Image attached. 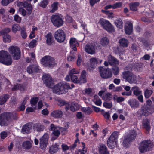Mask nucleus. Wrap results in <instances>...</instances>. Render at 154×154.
I'll list each match as a JSON object with an SVG mask.
<instances>
[{
    "label": "nucleus",
    "instance_id": "nucleus-5",
    "mask_svg": "<svg viewBox=\"0 0 154 154\" xmlns=\"http://www.w3.org/2000/svg\"><path fill=\"white\" fill-rule=\"evenodd\" d=\"M137 133L134 130H130L127 135L124 137L123 142L124 146L128 147L130 143L134 139Z\"/></svg>",
    "mask_w": 154,
    "mask_h": 154
},
{
    "label": "nucleus",
    "instance_id": "nucleus-29",
    "mask_svg": "<svg viewBox=\"0 0 154 154\" xmlns=\"http://www.w3.org/2000/svg\"><path fill=\"white\" fill-rule=\"evenodd\" d=\"M99 152L100 154H108L109 153V152L107 150L106 147L103 144H101L100 145Z\"/></svg>",
    "mask_w": 154,
    "mask_h": 154
},
{
    "label": "nucleus",
    "instance_id": "nucleus-9",
    "mask_svg": "<svg viewBox=\"0 0 154 154\" xmlns=\"http://www.w3.org/2000/svg\"><path fill=\"white\" fill-rule=\"evenodd\" d=\"M42 80L45 85L50 88H54L56 85L54 86V82L50 76L48 74H44L42 77Z\"/></svg>",
    "mask_w": 154,
    "mask_h": 154
},
{
    "label": "nucleus",
    "instance_id": "nucleus-27",
    "mask_svg": "<svg viewBox=\"0 0 154 154\" xmlns=\"http://www.w3.org/2000/svg\"><path fill=\"white\" fill-rule=\"evenodd\" d=\"M119 134L118 132L114 131L111 135L107 140L116 142Z\"/></svg>",
    "mask_w": 154,
    "mask_h": 154
},
{
    "label": "nucleus",
    "instance_id": "nucleus-53",
    "mask_svg": "<svg viewBox=\"0 0 154 154\" xmlns=\"http://www.w3.org/2000/svg\"><path fill=\"white\" fill-rule=\"evenodd\" d=\"M72 80L75 83H79L80 81L79 80V79L77 76L76 75H74L70 76Z\"/></svg>",
    "mask_w": 154,
    "mask_h": 154
},
{
    "label": "nucleus",
    "instance_id": "nucleus-39",
    "mask_svg": "<svg viewBox=\"0 0 154 154\" xmlns=\"http://www.w3.org/2000/svg\"><path fill=\"white\" fill-rule=\"evenodd\" d=\"M120 45L123 47H127L128 44V41L125 38L121 39L119 41Z\"/></svg>",
    "mask_w": 154,
    "mask_h": 154
},
{
    "label": "nucleus",
    "instance_id": "nucleus-32",
    "mask_svg": "<svg viewBox=\"0 0 154 154\" xmlns=\"http://www.w3.org/2000/svg\"><path fill=\"white\" fill-rule=\"evenodd\" d=\"M80 108V106L77 103L72 102L70 105V110L72 111H75L78 110Z\"/></svg>",
    "mask_w": 154,
    "mask_h": 154
},
{
    "label": "nucleus",
    "instance_id": "nucleus-51",
    "mask_svg": "<svg viewBox=\"0 0 154 154\" xmlns=\"http://www.w3.org/2000/svg\"><path fill=\"white\" fill-rule=\"evenodd\" d=\"M81 143L83 148L82 150L79 149L78 151L80 152L81 154H85L87 152V149L85 148V144L84 143L82 142H81Z\"/></svg>",
    "mask_w": 154,
    "mask_h": 154
},
{
    "label": "nucleus",
    "instance_id": "nucleus-60",
    "mask_svg": "<svg viewBox=\"0 0 154 154\" xmlns=\"http://www.w3.org/2000/svg\"><path fill=\"white\" fill-rule=\"evenodd\" d=\"M37 41L35 39H33L30 42L29 44V47L30 48H33L36 45Z\"/></svg>",
    "mask_w": 154,
    "mask_h": 154
},
{
    "label": "nucleus",
    "instance_id": "nucleus-47",
    "mask_svg": "<svg viewBox=\"0 0 154 154\" xmlns=\"http://www.w3.org/2000/svg\"><path fill=\"white\" fill-rule=\"evenodd\" d=\"M107 144L108 147L111 149L114 148L116 145V142L115 141H112L107 140Z\"/></svg>",
    "mask_w": 154,
    "mask_h": 154
},
{
    "label": "nucleus",
    "instance_id": "nucleus-25",
    "mask_svg": "<svg viewBox=\"0 0 154 154\" xmlns=\"http://www.w3.org/2000/svg\"><path fill=\"white\" fill-rule=\"evenodd\" d=\"M26 88V86L22 84H17L13 86L12 88V91H17L19 90L21 91H23L25 90Z\"/></svg>",
    "mask_w": 154,
    "mask_h": 154
},
{
    "label": "nucleus",
    "instance_id": "nucleus-61",
    "mask_svg": "<svg viewBox=\"0 0 154 154\" xmlns=\"http://www.w3.org/2000/svg\"><path fill=\"white\" fill-rule=\"evenodd\" d=\"M48 1L47 0H43L42 2H41L40 5L41 6L45 8L48 4Z\"/></svg>",
    "mask_w": 154,
    "mask_h": 154
},
{
    "label": "nucleus",
    "instance_id": "nucleus-6",
    "mask_svg": "<svg viewBox=\"0 0 154 154\" xmlns=\"http://www.w3.org/2000/svg\"><path fill=\"white\" fill-rule=\"evenodd\" d=\"M0 62L8 66L12 64V60L11 57L8 55V53L2 50L0 51Z\"/></svg>",
    "mask_w": 154,
    "mask_h": 154
},
{
    "label": "nucleus",
    "instance_id": "nucleus-45",
    "mask_svg": "<svg viewBox=\"0 0 154 154\" xmlns=\"http://www.w3.org/2000/svg\"><path fill=\"white\" fill-rule=\"evenodd\" d=\"M20 29L21 28L18 24H14L12 26V30L14 33H16L18 31L20 30Z\"/></svg>",
    "mask_w": 154,
    "mask_h": 154
},
{
    "label": "nucleus",
    "instance_id": "nucleus-59",
    "mask_svg": "<svg viewBox=\"0 0 154 154\" xmlns=\"http://www.w3.org/2000/svg\"><path fill=\"white\" fill-rule=\"evenodd\" d=\"M122 6L121 2H117L112 5V8L116 9L121 7Z\"/></svg>",
    "mask_w": 154,
    "mask_h": 154
},
{
    "label": "nucleus",
    "instance_id": "nucleus-7",
    "mask_svg": "<svg viewBox=\"0 0 154 154\" xmlns=\"http://www.w3.org/2000/svg\"><path fill=\"white\" fill-rule=\"evenodd\" d=\"M122 75L123 78L130 83H136L137 79L136 76L130 72L125 71L123 72Z\"/></svg>",
    "mask_w": 154,
    "mask_h": 154
},
{
    "label": "nucleus",
    "instance_id": "nucleus-12",
    "mask_svg": "<svg viewBox=\"0 0 154 154\" xmlns=\"http://www.w3.org/2000/svg\"><path fill=\"white\" fill-rule=\"evenodd\" d=\"M54 36L55 39L58 42L61 43L65 40L66 34L63 30L58 29L55 32Z\"/></svg>",
    "mask_w": 154,
    "mask_h": 154
},
{
    "label": "nucleus",
    "instance_id": "nucleus-18",
    "mask_svg": "<svg viewBox=\"0 0 154 154\" xmlns=\"http://www.w3.org/2000/svg\"><path fill=\"white\" fill-rule=\"evenodd\" d=\"M46 44L47 45H51L54 42L53 37L51 33L49 32L45 36Z\"/></svg>",
    "mask_w": 154,
    "mask_h": 154
},
{
    "label": "nucleus",
    "instance_id": "nucleus-8",
    "mask_svg": "<svg viewBox=\"0 0 154 154\" xmlns=\"http://www.w3.org/2000/svg\"><path fill=\"white\" fill-rule=\"evenodd\" d=\"M52 23L55 26L59 27L63 24V21L62 17L57 15H53L51 17Z\"/></svg>",
    "mask_w": 154,
    "mask_h": 154
},
{
    "label": "nucleus",
    "instance_id": "nucleus-44",
    "mask_svg": "<svg viewBox=\"0 0 154 154\" xmlns=\"http://www.w3.org/2000/svg\"><path fill=\"white\" fill-rule=\"evenodd\" d=\"M21 35L22 38L25 39L27 37V34L26 32L25 26H23L21 29Z\"/></svg>",
    "mask_w": 154,
    "mask_h": 154
},
{
    "label": "nucleus",
    "instance_id": "nucleus-64",
    "mask_svg": "<svg viewBox=\"0 0 154 154\" xmlns=\"http://www.w3.org/2000/svg\"><path fill=\"white\" fill-rule=\"evenodd\" d=\"M14 20L17 22L19 23L21 21V18L18 15H16L14 16Z\"/></svg>",
    "mask_w": 154,
    "mask_h": 154
},
{
    "label": "nucleus",
    "instance_id": "nucleus-37",
    "mask_svg": "<svg viewBox=\"0 0 154 154\" xmlns=\"http://www.w3.org/2000/svg\"><path fill=\"white\" fill-rule=\"evenodd\" d=\"M139 3L138 2L132 3L130 4V7L131 10L136 11L137 7L139 6Z\"/></svg>",
    "mask_w": 154,
    "mask_h": 154
},
{
    "label": "nucleus",
    "instance_id": "nucleus-21",
    "mask_svg": "<svg viewBox=\"0 0 154 154\" xmlns=\"http://www.w3.org/2000/svg\"><path fill=\"white\" fill-rule=\"evenodd\" d=\"M85 50L87 53L91 54H93L95 53L94 47L91 44L87 45L85 47Z\"/></svg>",
    "mask_w": 154,
    "mask_h": 154
},
{
    "label": "nucleus",
    "instance_id": "nucleus-17",
    "mask_svg": "<svg viewBox=\"0 0 154 154\" xmlns=\"http://www.w3.org/2000/svg\"><path fill=\"white\" fill-rule=\"evenodd\" d=\"M154 111V109L149 108L147 106H144L142 108L141 112L142 114L145 116H147Z\"/></svg>",
    "mask_w": 154,
    "mask_h": 154
},
{
    "label": "nucleus",
    "instance_id": "nucleus-14",
    "mask_svg": "<svg viewBox=\"0 0 154 154\" xmlns=\"http://www.w3.org/2000/svg\"><path fill=\"white\" fill-rule=\"evenodd\" d=\"M99 70L101 76L103 78L108 79L111 78L112 74L109 69H104L102 67L99 68Z\"/></svg>",
    "mask_w": 154,
    "mask_h": 154
},
{
    "label": "nucleus",
    "instance_id": "nucleus-23",
    "mask_svg": "<svg viewBox=\"0 0 154 154\" xmlns=\"http://www.w3.org/2000/svg\"><path fill=\"white\" fill-rule=\"evenodd\" d=\"M32 126L31 124H28L23 126L22 132L23 134L29 132L31 130Z\"/></svg>",
    "mask_w": 154,
    "mask_h": 154
},
{
    "label": "nucleus",
    "instance_id": "nucleus-30",
    "mask_svg": "<svg viewBox=\"0 0 154 154\" xmlns=\"http://www.w3.org/2000/svg\"><path fill=\"white\" fill-rule=\"evenodd\" d=\"M33 129L38 131H41L44 129V126L39 123H36L33 126Z\"/></svg>",
    "mask_w": 154,
    "mask_h": 154
},
{
    "label": "nucleus",
    "instance_id": "nucleus-1",
    "mask_svg": "<svg viewBox=\"0 0 154 154\" xmlns=\"http://www.w3.org/2000/svg\"><path fill=\"white\" fill-rule=\"evenodd\" d=\"M71 87L69 85L65 82L59 83L54 86L53 90V92L57 94H65L67 92L68 89H71L74 87L73 84L71 85Z\"/></svg>",
    "mask_w": 154,
    "mask_h": 154
},
{
    "label": "nucleus",
    "instance_id": "nucleus-28",
    "mask_svg": "<svg viewBox=\"0 0 154 154\" xmlns=\"http://www.w3.org/2000/svg\"><path fill=\"white\" fill-rule=\"evenodd\" d=\"M59 146L57 144H55L49 148V152L53 154L57 152L59 149Z\"/></svg>",
    "mask_w": 154,
    "mask_h": 154
},
{
    "label": "nucleus",
    "instance_id": "nucleus-56",
    "mask_svg": "<svg viewBox=\"0 0 154 154\" xmlns=\"http://www.w3.org/2000/svg\"><path fill=\"white\" fill-rule=\"evenodd\" d=\"M111 94L109 93H107L103 97V99L106 101H109L111 100Z\"/></svg>",
    "mask_w": 154,
    "mask_h": 154
},
{
    "label": "nucleus",
    "instance_id": "nucleus-33",
    "mask_svg": "<svg viewBox=\"0 0 154 154\" xmlns=\"http://www.w3.org/2000/svg\"><path fill=\"white\" fill-rule=\"evenodd\" d=\"M131 90L133 94L136 96H138L142 94L139 88L136 86H134L132 88Z\"/></svg>",
    "mask_w": 154,
    "mask_h": 154
},
{
    "label": "nucleus",
    "instance_id": "nucleus-35",
    "mask_svg": "<svg viewBox=\"0 0 154 154\" xmlns=\"http://www.w3.org/2000/svg\"><path fill=\"white\" fill-rule=\"evenodd\" d=\"M90 67L91 68L90 69V70H92V69L95 68L96 66L98 63V61L97 59L95 58H91L90 59Z\"/></svg>",
    "mask_w": 154,
    "mask_h": 154
},
{
    "label": "nucleus",
    "instance_id": "nucleus-16",
    "mask_svg": "<svg viewBox=\"0 0 154 154\" xmlns=\"http://www.w3.org/2000/svg\"><path fill=\"white\" fill-rule=\"evenodd\" d=\"M39 70V66L37 64L30 65L27 69V72L29 74L37 72Z\"/></svg>",
    "mask_w": 154,
    "mask_h": 154
},
{
    "label": "nucleus",
    "instance_id": "nucleus-40",
    "mask_svg": "<svg viewBox=\"0 0 154 154\" xmlns=\"http://www.w3.org/2000/svg\"><path fill=\"white\" fill-rule=\"evenodd\" d=\"M58 3L57 2H54L51 5V9L50 11V12L53 13L56 11L58 8Z\"/></svg>",
    "mask_w": 154,
    "mask_h": 154
},
{
    "label": "nucleus",
    "instance_id": "nucleus-58",
    "mask_svg": "<svg viewBox=\"0 0 154 154\" xmlns=\"http://www.w3.org/2000/svg\"><path fill=\"white\" fill-rule=\"evenodd\" d=\"M38 98V97H34L32 98L31 101L30 103L32 105H35L37 103Z\"/></svg>",
    "mask_w": 154,
    "mask_h": 154
},
{
    "label": "nucleus",
    "instance_id": "nucleus-43",
    "mask_svg": "<svg viewBox=\"0 0 154 154\" xmlns=\"http://www.w3.org/2000/svg\"><path fill=\"white\" fill-rule=\"evenodd\" d=\"M81 110L85 114H90L92 111L91 109L89 107H82L81 109Z\"/></svg>",
    "mask_w": 154,
    "mask_h": 154
},
{
    "label": "nucleus",
    "instance_id": "nucleus-24",
    "mask_svg": "<svg viewBox=\"0 0 154 154\" xmlns=\"http://www.w3.org/2000/svg\"><path fill=\"white\" fill-rule=\"evenodd\" d=\"M128 103L132 108H137L139 105L138 101L135 99H129Z\"/></svg>",
    "mask_w": 154,
    "mask_h": 154
},
{
    "label": "nucleus",
    "instance_id": "nucleus-46",
    "mask_svg": "<svg viewBox=\"0 0 154 154\" xmlns=\"http://www.w3.org/2000/svg\"><path fill=\"white\" fill-rule=\"evenodd\" d=\"M23 147L25 149H29L31 147V144L29 141L24 142L22 144Z\"/></svg>",
    "mask_w": 154,
    "mask_h": 154
},
{
    "label": "nucleus",
    "instance_id": "nucleus-34",
    "mask_svg": "<svg viewBox=\"0 0 154 154\" xmlns=\"http://www.w3.org/2000/svg\"><path fill=\"white\" fill-rule=\"evenodd\" d=\"M9 96L5 94L0 97V105L4 104L9 98Z\"/></svg>",
    "mask_w": 154,
    "mask_h": 154
},
{
    "label": "nucleus",
    "instance_id": "nucleus-2",
    "mask_svg": "<svg viewBox=\"0 0 154 154\" xmlns=\"http://www.w3.org/2000/svg\"><path fill=\"white\" fill-rule=\"evenodd\" d=\"M18 119L15 113H6L0 115V125L2 126L6 125L7 122Z\"/></svg>",
    "mask_w": 154,
    "mask_h": 154
},
{
    "label": "nucleus",
    "instance_id": "nucleus-4",
    "mask_svg": "<svg viewBox=\"0 0 154 154\" xmlns=\"http://www.w3.org/2000/svg\"><path fill=\"white\" fill-rule=\"evenodd\" d=\"M41 63L44 66L51 68L56 65L57 63L54 58L50 56H45L41 60Z\"/></svg>",
    "mask_w": 154,
    "mask_h": 154
},
{
    "label": "nucleus",
    "instance_id": "nucleus-52",
    "mask_svg": "<svg viewBox=\"0 0 154 154\" xmlns=\"http://www.w3.org/2000/svg\"><path fill=\"white\" fill-rule=\"evenodd\" d=\"M109 42V40L107 38L105 37L103 38L101 41V44L104 46L107 45Z\"/></svg>",
    "mask_w": 154,
    "mask_h": 154
},
{
    "label": "nucleus",
    "instance_id": "nucleus-3",
    "mask_svg": "<svg viewBox=\"0 0 154 154\" xmlns=\"http://www.w3.org/2000/svg\"><path fill=\"white\" fill-rule=\"evenodd\" d=\"M153 146V144L151 140H145L140 143L139 149L141 153H144L151 150Z\"/></svg>",
    "mask_w": 154,
    "mask_h": 154
},
{
    "label": "nucleus",
    "instance_id": "nucleus-41",
    "mask_svg": "<svg viewBox=\"0 0 154 154\" xmlns=\"http://www.w3.org/2000/svg\"><path fill=\"white\" fill-rule=\"evenodd\" d=\"M80 72L79 70L74 68L71 69L69 72V76L75 75V74H79Z\"/></svg>",
    "mask_w": 154,
    "mask_h": 154
},
{
    "label": "nucleus",
    "instance_id": "nucleus-38",
    "mask_svg": "<svg viewBox=\"0 0 154 154\" xmlns=\"http://www.w3.org/2000/svg\"><path fill=\"white\" fill-rule=\"evenodd\" d=\"M38 30V28L37 27L33 26L32 28V31L29 35V37L30 39H32L35 36V33Z\"/></svg>",
    "mask_w": 154,
    "mask_h": 154
},
{
    "label": "nucleus",
    "instance_id": "nucleus-49",
    "mask_svg": "<svg viewBox=\"0 0 154 154\" xmlns=\"http://www.w3.org/2000/svg\"><path fill=\"white\" fill-rule=\"evenodd\" d=\"M79 133H77L76 134V136L77 139L75 140L74 143L73 145L70 146V148L71 149H73L78 144L80 143L79 140L78 138V136H79Z\"/></svg>",
    "mask_w": 154,
    "mask_h": 154
},
{
    "label": "nucleus",
    "instance_id": "nucleus-63",
    "mask_svg": "<svg viewBox=\"0 0 154 154\" xmlns=\"http://www.w3.org/2000/svg\"><path fill=\"white\" fill-rule=\"evenodd\" d=\"M35 109V107L34 108H32L31 107H28L26 108V112L28 113H29L30 112H34Z\"/></svg>",
    "mask_w": 154,
    "mask_h": 154
},
{
    "label": "nucleus",
    "instance_id": "nucleus-62",
    "mask_svg": "<svg viewBox=\"0 0 154 154\" xmlns=\"http://www.w3.org/2000/svg\"><path fill=\"white\" fill-rule=\"evenodd\" d=\"M10 31V28H5L4 29L2 30L0 32L1 34L2 35L4 34H7L6 33H9Z\"/></svg>",
    "mask_w": 154,
    "mask_h": 154
},
{
    "label": "nucleus",
    "instance_id": "nucleus-55",
    "mask_svg": "<svg viewBox=\"0 0 154 154\" xmlns=\"http://www.w3.org/2000/svg\"><path fill=\"white\" fill-rule=\"evenodd\" d=\"M119 71V69L118 66L113 67L112 69V72L114 75H118Z\"/></svg>",
    "mask_w": 154,
    "mask_h": 154
},
{
    "label": "nucleus",
    "instance_id": "nucleus-57",
    "mask_svg": "<svg viewBox=\"0 0 154 154\" xmlns=\"http://www.w3.org/2000/svg\"><path fill=\"white\" fill-rule=\"evenodd\" d=\"M103 105L104 107L108 109L110 108L112 106L111 103L104 102L103 103Z\"/></svg>",
    "mask_w": 154,
    "mask_h": 154
},
{
    "label": "nucleus",
    "instance_id": "nucleus-11",
    "mask_svg": "<svg viewBox=\"0 0 154 154\" xmlns=\"http://www.w3.org/2000/svg\"><path fill=\"white\" fill-rule=\"evenodd\" d=\"M10 53L11 54L13 58L15 60L20 58V51L19 48L16 46H11L9 48Z\"/></svg>",
    "mask_w": 154,
    "mask_h": 154
},
{
    "label": "nucleus",
    "instance_id": "nucleus-50",
    "mask_svg": "<svg viewBox=\"0 0 154 154\" xmlns=\"http://www.w3.org/2000/svg\"><path fill=\"white\" fill-rule=\"evenodd\" d=\"M152 93V91L151 90L146 89L144 92L145 97L146 98H148Z\"/></svg>",
    "mask_w": 154,
    "mask_h": 154
},
{
    "label": "nucleus",
    "instance_id": "nucleus-15",
    "mask_svg": "<svg viewBox=\"0 0 154 154\" xmlns=\"http://www.w3.org/2000/svg\"><path fill=\"white\" fill-rule=\"evenodd\" d=\"M48 134H45L41 138L40 141V147L42 150H45L48 143Z\"/></svg>",
    "mask_w": 154,
    "mask_h": 154
},
{
    "label": "nucleus",
    "instance_id": "nucleus-19",
    "mask_svg": "<svg viewBox=\"0 0 154 154\" xmlns=\"http://www.w3.org/2000/svg\"><path fill=\"white\" fill-rule=\"evenodd\" d=\"M125 32L126 34H131L133 31L132 24L130 22H127L125 26Z\"/></svg>",
    "mask_w": 154,
    "mask_h": 154
},
{
    "label": "nucleus",
    "instance_id": "nucleus-54",
    "mask_svg": "<svg viewBox=\"0 0 154 154\" xmlns=\"http://www.w3.org/2000/svg\"><path fill=\"white\" fill-rule=\"evenodd\" d=\"M82 92L84 94L89 95L91 93L92 90L90 88H87L83 90Z\"/></svg>",
    "mask_w": 154,
    "mask_h": 154
},
{
    "label": "nucleus",
    "instance_id": "nucleus-13",
    "mask_svg": "<svg viewBox=\"0 0 154 154\" xmlns=\"http://www.w3.org/2000/svg\"><path fill=\"white\" fill-rule=\"evenodd\" d=\"M61 128L56 126L54 124H51L50 126V130L52 131V139L55 140L57 139L60 134Z\"/></svg>",
    "mask_w": 154,
    "mask_h": 154
},
{
    "label": "nucleus",
    "instance_id": "nucleus-20",
    "mask_svg": "<svg viewBox=\"0 0 154 154\" xmlns=\"http://www.w3.org/2000/svg\"><path fill=\"white\" fill-rule=\"evenodd\" d=\"M69 42L71 49L75 51H77L76 46H78L79 44L76 39L73 37L71 38Z\"/></svg>",
    "mask_w": 154,
    "mask_h": 154
},
{
    "label": "nucleus",
    "instance_id": "nucleus-48",
    "mask_svg": "<svg viewBox=\"0 0 154 154\" xmlns=\"http://www.w3.org/2000/svg\"><path fill=\"white\" fill-rule=\"evenodd\" d=\"M116 25L118 28L121 29L123 27V23L121 20H117L115 22Z\"/></svg>",
    "mask_w": 154,
    "mask_h": 154
},
{
    "label": "nucleus",
    "instance_id": "nucleus-10",
    "mask_svg": "<svg viewBox=\"0 0 154 154\" xmlns=\"http://www.w3.org/2000/svg\"><path fill=\"white\" fill-rule=\"evenodd\" d=\"M100 23L102 26L108 32H114L113 27L108 21L104 19H100Z\"/></svg>",
    "mask_w": 154,
    "mask_h": 154
},
{
    "label": "nucleus",
    "instance_id": "nucleus-26",
    "mask_svg": "<svg viewBox=\"0 0 154 154\" xmlns=\"http://www.w3.org/2000/svg\"><path fill=\"white\" fill-rule=\"evenodd\" d=\"M108 61L109 64L111 65L119 64V61L116 58L111 55L108 56Z\"/></svg>",
    "mask_w": 154,
    "mask_h": 154
},
{
    "label": "nucleus",
    "instance_id": "nucleus-42",
    "mask_svg": "<svg viewBox=\"0 0 154 154\" xmlns=\"http://www.w3.org/2000/svg\"><path fill=\"white\" fill-rule=\"evenodd\" d=\"M3 35V41L6 43H9L11 40V37L8 34H4Z\"/></svg>",
    "mask_w": 154,
    "mask_h": 154
},
{
    "label": "nucleus",
    "instance_id": "nucleus-31",
    "mask_svg": "<svg viewBox=\"0 0 154 154\" xmlns=\"http://www.w3.org/2000/svg\"><path fill=\"white\" fill-rule=\"evenodd\" d=\"M86 72L85 70H83L81 73V76L79 80L80 81L79 83H85L86 82Z\"/></svg>",
    "mask_w": 154,
    "mask_h": 154
},
{
    "label": "nucleus",
    "instance_id": "nucleus-36",
    "mask_svg": "<svg viewBox=\"0 0 154 154\" xmlns=\"http://www.w3.org/2000/svg\"><path fill=\"white\" fill-rule=\"evenodd\" d=\"M143 125L146 130L149 129L150 128V122L149 120L147 119H144L143 121Z\"/></svg>",
    "mask_w": 154,
    "mask_h": 154
},
{
    "label": "nucleus",
    "instance_id": "nucleus-22",
    "mask_svg": "<svg viewBox=\"0 0 154 154\" xmlns=\"http://www.w3.org/2000/svg\"><path fill=\"white\" fill-rule=\"evenodd\" d=\"M51 115L55 118H60L63 116V112L62 111L59 110H54L51 113Z\"/></svg>",
    "mask_w": 154,
    "mask_h": 154
}]
</instances>
